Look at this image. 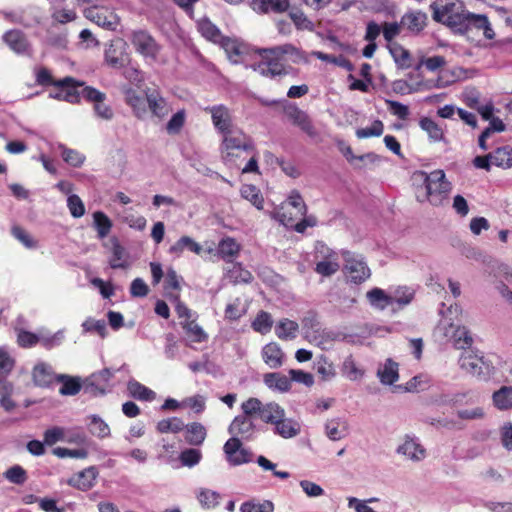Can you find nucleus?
<instances>
[{"mask_svg": "<svg viewBox=\"0 0 512 512\" xmlns=\"http://www.w3.org/2000/svg\"><path fill=\"white\" fill-rule=\"evenodd\" d=\"M258 57V61L251 65V68L265 77H275L284 73V66L282 61L290 60L298 64L307 62L298 48L292 44H284L272 48L257 49L254 52Z\"/></svg>", "mask_w": 512, "mask_h": 512, "instance_id": "1", "label": "nucleus"}, {"mask_svg": "<svg viewBox=\"0 0 512 512\" xmlns=\"http://www.w3.org/2000/svg\"><path fill=\"white\" fill-rule=\"evenodd\" d=\"M416 185V198L419 202H428L433 206H441L452 190L451 183L446 179L443 170L430 173L417 171L412 176Z\"/></svg>", "mask_w": 512, "mask_h": 512, "instance_id": "2", "label": "nucleus"}, {"mask_svg": "<svg viewBox=\"0 0 512 512\" xmlns=\"http://www.w3.org/2000/svg\"><path fill=\"white\" fill-rule=\"evenodd\" d=\"M253 151V141L241 129L221 138L220 157L223 163L229 167L240 168L244 156L250 155Z\"/></svg>", "mask_w": 512, "mask_h": 512, "instance_id": "3", "label": "nucleus"}, {"mask_svg": "<svg viewBox=\"0 0 512 512\" xmlns=\"http://www.w3.org/2000/svg\"><path fill=\"white\" fill-rule=\"evenodd\" d=\"M307 214V206L296 190H293L287 199L275 208L270 216L285 227L294 228L296 220Z\"/></svg>", "mask_w": 512, "mask_h": 512, "instance_id": "4", "label": "nucleus"}, {"mask_svg": "<svg viewBox=\"0 0 512 512\" xmlns=\"http://www.w3.org/2000/svg\"><path fill=\"white\" fill-rule=\"evenodd\" d=\"M460 368L479 381H488L495 374L492 363L472 350H464L458 360Z\"/></svg>", "mask_w": 512, "mask_h": 512, "instance_id": "5", "label": "nucleus"}, {"mask_svg": "<svg viewBox=\"0 0 512 512\" xmlns=\"http://www.w3.org/2000/svg\"><path fill=\"white\" fill-rule=\"evenodd\" d=\"M433 19L449 27L460 25L466 21L469 11H466L460 3L447 2L445 4L433 3L431 5Z\"/></svg>", "mask_w": 512, "mask_h": 512, "instance_id": "6", "label": "nucleus"}, {"mask_svg": "<svg viewBox=\"0 0 512 512\" xmlns=\"http://www.w3.org/2000/svg\"><path fill=\"white\" fill-rule=\"evenodd\" d=\"M315 271L316 273L330 277L340 269L339 256L337 252L329 248L323 242H317L315 245Z\"/></svg>", "mask_w": 512, "mask_h": 512, "instance_id": "7", "label": "nucleus"}, {"mask_svg": "<svg viewBox=\"0 0 512 512\" xmlns=\"http://www.w3.org/2000/svg\"><path fill=\"white\" fill-rule=\"evenodd\" d=\"M436 334L442 339L453 342L457 349H464L472 344V337L464 326H455L453 323L443 318L439 321Z\"/></svg>", "mask_w": 512, "mask_h": 512, "instance_id": "8", "label": "nucleus"}, {"mask_svg": "<svg viewBox=\"0 0 512 512\" xmlns=\"http://www.w3.org/2000/svg\"><path fill=\"white\" fill-rule=\"evenodd\" d=\"M396 453L412 463H419L427 457V450L419 438L410 434L400 439Z\"/></svg>", "mask_w": 512, "mask_h": 512, "instance_id": "9", "label": "nucleus"}, {"mask_svg": "<svg viewBox=\"0 0 512 512\" xmlns=\"http://www.w3.org/2000/svg\"><path fill=\"white\" fill-rule=\"evenodd\" d=\"M128 44L121 38L111 40L104 50V61L111 68H122L129 62Z\"/></svg>", "mask_w": 512, "mask_h": 512, "instance_id": "10", "label": "nucleus"}, {"mask_svg": "<svg viewBox=\"0 0 512 512\" xmlns=\"http://www.w3.org/2000/svg\"><path fill=\"white\" fill-rule=\"evenodd\" d=\"M205 110L211 115L212 123L221 135V138L240 130V128L234 125L232 114L226 106L215 105L208 107Z\"/></svg>", "mask_w": 512, "mask_h": 512, "instance_id": "11", "label": "nucleus"}, {"mask_svg": "<svg viewBox=\"0 0 512 512\" xmlns=\"http://www.w3.org/2000/svg\"><path fill=\"white\" fill-rule=\"evenodd\" d=\"M223 451L227 462L231 466H240L250 463L253 458L252 452L244 448L237 437L228 439L223 446Z\"/></svg>", "mask_w": 512, "mask_h": 512, "instance_id": "12", "label": "nucleus"}, {"mask_svg": "<svg viewBox=\"0 0 512 512\" xmlns=\"http://www.w3.org/2000/svg\"><path fill=\"white\" fill-rule=\"evenodd\" d=\"M84 15L98 26L108 30H115L119 24V17L114 11L99 5H92L84 10Z\"/></svg>", "mask_w": 512, "mask_h": 512, "instance_id": "13", "label": "nucleus"}, {"mask_svg": "<svg viewBox=\"0 0 512 512\" xmlns=\"http://www.w3.org/2000/svg\"><path fill=\"white\" fill-rule=\"evenodd\" d=\"M82 95L85 99L93 103V110L97 117L109 121L113 118L112 108L105 103L106 94L90 86L82 89Z\"/></svg>", "mask_w": 512, "mask_h": 512, "instance_id": "14", "label": "nucleus"}, {"mask_svg": "<svg viewBox=\"0 0 512 512\" xmlns=\"http://www.w3.org/2000/svg\"><path fill=\"white\" fill-rule=\"evenodd\" d=\"M344 273L347 279L355 284L366 281L371 275V271L364 260L354 255L346 257Z\"/></svg>", "mask_w": 512, "mask_h": 512, "instance_id": "15", "label": "nucleus"}, {"mask_svg": "<svg viewBox=\"0 0 512 512\" xmlns=\"http://www.w3.org/2000/svg\"><path fill=\"white\" fill-rule=\"evenodd\" d=\"M79 86H83V83L75 81L72 77H65L55 83V87L58 90L50 92L49 97L69 103H78L80 94L77 91V87Z\"/></svg>", "mask_w": 512, "mask_h": 512, "instance_id": "16", "label": "nucleus"}, {"mask_svg": "<svg viewBox=\"0 0 512 512\" xmlns=\"http://www.w3.org/2000/svg\"><path fill=\"white\" fill-rule=\"evenodd\" d=\"M98 476V469L95 466H90L72 475L67 480V484L77 490L85 492L95 486Z\"/></svg>", "mask_w": 512, "mask_h": 512, "instance_id": "17", "label": "nucleus"}, {"mask_svg": "<svg viewBox=\"0 0 512 512\" xmlns=\"http://www.w3.org/2000/svg\"><path fill=\"white\" fill-rule=\"evenodd\" d=\"M131 42L135 50L145 58L155 59L159 47L155 40L144 31L134 32Z\"/></svg>", "mask_w": 512, "mask_h": 512, "instance_id": "18", "label": "nucleus"}, {"mask_svg": "<svg viewBox=\"0 0 512 512\" xmlns=\"http://www.w3.org/2000/svg\"><path fill=\"white\" fill-rule=\"evenodd\" d=\"M146 107L149 117L159 120L164 119L172 111V107L157 91L146 92Z\"/></svg>", "mask_w": 512, "mask_h": 512, "instance_id": "19", "label": "nucleus"}, {"mask_svg": "<svg viewBox=\"0 0 512 512\" xmlns=\"http://www.w3.org/2000/svg\"><path fill=\"white\" fill-rule=\"evenodd\" d=\"M125 103L132 109L133 115L139 120L149 118V111L146 107V97L143 98L134 89L127 87L123 89Z\"/></svg>", "mask_w": 512, "mask_h": 512, "instance_id": "20", "label": "nucleus"}, {"mask_svg": "<svg viewBox=\"0 0 512 512\" xmlns=\"http://www.w3.org/2000/svg\"><path fill=\"white\" fill-rule=\"evenodd\" d=\"M431 379L427 374H418L403 385H395L393 392L418 393L429 388Z\"/></svg>", "mask_w": 512, "mask_h": 512, "instance_id": "21", "label": "nucleus"}, {"mask_svg": "<svg viewBox=\"0 0 512 512\" xmlns=\"http://www.w3.org/2000/svg\"><path fill=\"white\" fill-rule=\"evenodd\" d=\"M288 119L302 131L307 133L309 136H315V129L308 117V115L295 106L288 107L285 111Z\"/></svg>", "mask_w": 512, "mask_h": 512, "instance_id": "22", "label": "nucleus"}, {"mask_svg": "<svg viewBox=\"0 0 512 512\" xmlns=\"http://www.w3.org/2000/svg\"><path fill=\"white\" fill-rule=\"evenodd\" d=\"M263 361L269 368L277 369L283 365L284 352L279 344L271 342L266 344L262 349Z\"/></svg>", "mask_w": 512, "mask_h": 512, "instance_id": "23", "label": "nucleus"}, {"mask_svg": "<svg viewBox=\"0 0 512 512\" xmlns=\"http://www.w3.org/2000/svg\"><path fill=\"white\" fill-rule=\"evenodd\" d=\"M58 376L59 375L54 373L50 365L43 362L35 365L32 372L34 383L40 387H48L54 381L58 380Z\"/></svg>", "mask_w": 512, "mask_h": 512, "instance_id": "24", "label": "nucleus"}, {"mask_svg": "<svg viewBox=\"0 0 512 512\" xmlns=\"http://www.w3.org/2000/svg\"><path fill=\"white\" fill-rule=\"evenodd\" d=\"M377 377L383 385H394L399 380V365L392 359L386 361L378 368Z\"/></svg>", "mask_w": 512, "mask_h": 512, "instance_id": "25", "label": "nucleus"}, {"mask_svg": "<svg viewBox=\"0 0 512 512\" xmlns=\"http://www.w3.org/2000/svg\"><path fill=\"white\" fill-rule=\"evenodd\" d=\"M493 406L499 411L512 410V386H501L491 396Z\"/></svg>", "mask_w": 512, "mask_h": 512, "instance_id": "26", "label": "nucleus"}, {"mask_svg": "<svg viewBox=\"0 0 512 512\" xmlns=\"http://www.w3.org/2000/svg\"><path fill=\"white\" fill-rule=\"evenodd\" d=\"M274 431L276 434L281 436L284 439L294 438L300 434L301 426L300 424L291 418L281 417V420H278L274 424Z\"/></svg>", "mask_w": 512, "mask_h": 512, "instance_id": "27", "label": "nucleus"}, {"mask_svg": "<svg viewBox=\"0 0 512 512\" xmlns=\"http://www.w3.org/2000/svg\"><path fill=\"white\" fill-rule=\"evenodd\" d=\"M348 424L342 418H332L325 423V434L332 441H339L346 437Z\"/></svg>", "mask_w": 512, "mask_h": 512, "instance_id": "28", "label": "nucleus"}, {"mask_svg": "<svg viewBox=\"0 0 512 512\" xmlns=\"http://www.w3.org/2000/svg\"><path fill=\"white\" fill-rule=\"evenodd\" d=\"M252 9L257 13H280L289 7L288 0H253Z\"/></svg>", "mask_w": 512, "mask_h": 512, "instance_id": "29", "label": "nucleus"}, {"mask_svg": "<svg viewBox=\"0 0 512 512\" xmlns=\"http://www.w3.org/2000/svg\"><path fill=\"white\" fill-rule=\"evenodd\" d=\"M111 257L109 260L112 268H125L128 266V253L116 238L110 239Z\"/></svg>", "mask_w": 512, "mask_h": 512, "instance_id": "30", "label": "nucleus"}, {"mask_svg": "<svg viewBox=\"0 0 512 512\" xmlns=\"http://www.w3.org/2000/svg\"><path fill=\"white\" fill-rule=\"evenodd\" d=\"M419 126L427 134L430 142L438 143L445 140L443 129L431 118H421L419 120Z\"/></svg>", "mask_w": 512, "mask_h": 512, "instance_id": "31", "label": "nucleus"}, {"mask_svg": "<svg viewBox=\"0 0 512 512\" xmlns=\"http://www.w3.org/2000/svg\"><path fill=\"white\" fill-rule=\"evenodd\" d=\"M254 430V424L252 420L244 415H240L234 418L229 426L230 434L235 436L249 437Z\"/></svg>", "mask_w": 512, "mask_h": 512, "instance_id": "32", "label": "nucleus"}, {"mask_svg": "<svg viewBox=\"0 0 512 512\" xmlns=\"http://www.w3.org/2000/svg\"><path fill=\"white\" fill-rule=\"evenodd\" d=\"M466 21L473 25L476 29L482 30L486 39H494L495 32L486 15L469 12Z\"/></svg>", "mask_w": 512, "mask_h": 512, "instance_id": "33", "label": "nucleus"}, {"mask_svg": "<svg viewBox=\"0 0 512 512\" xmlns=\"http://www.w3.org/2000/svg\"><path fill=\"white\" fill-rule=\"evenodd\" d=\"M427 16L421 11L408 12L403 15L401 25L412 32H420L426 25Z\"/></svg>", "mask_w": 512, "mask_h": 512, "instance_id": "34", "label": "nucleus"}, {"mask_svg": "<svg viewBox=\"0 0 512 512\" xmlns=\"http://www.w3.org/2000/svg\"><path fill=\"white\" fill-rule=\"evenodd\" d=\"M265 385L272 390L287 392L291 388V380L281 373H267L263 379Z\"/></svg>", "mask_w": 512, "mask_h": 512, "instance_id": "35", "label": "nucleus"}, {"mask_svg": "<svg viewBox=\"0 0 512 512\" xmlns=\"http://www.w3.org/2000/svg\"><path fill=\"white\" fill-rule=\"evenodd\" d=\"M388 48L391 56L399 68L408 69L412 66V58L407 49H405L397 42L390 43Z\"/></svg>", "mask_w": 512, "mask_h": 512, "instance_id": "36", "label": "nucleus"}, {"mask_svg": "<svg viewBox=\"0 0 512 512\" xmlns=\"http://www.w3.org/2000/svg\"><path fill=\"white\" fill-rule=\"evenodd\" d=\"M196 498L203 509L211 510L219 505L221 496L215 490L199 488L196 493Z\"/></svg>", "mask_w": 512, "mask_h": 512, "instance_id": "37", "label": "nucleus"}, {"mask_svg": "<svg viewBox=\"0 0 512 512\" xmlns=\"http://www.w3.org/2000/svg\"><path fill=\"white\" fill-rule=\"evenodd\" d=\"M240 195L249 201L256 209L264 208V197L258 187L252 184H244L240 188Z\"/></svg>", "mask_w": 512, "mask_h": 512, "instance_id": "38", "label": "nucleus"}, {"mask_svg": "<svg viewBox=\"0 0 512 512\" xmlns=\"http://www.w3.org/2000/svg\"><path fill=\"white\" fill-rule=\"evenodd\" d=\"M366 297L370 305L376 309L383 310L393 304V298L380 288H373L367 292Z\"/></svg>", "mask_w": 512, "mask_h": 512, "instance_id": "39", "label": "nucleus"}, {"mask_svg": "<svg viewBox=\"0 0 512 512\" xmlns=\"http://www.w3.org/2000/svg\"><path fill=\"white\" fill-rule=\"evenodd\" d=\"M241 245L232 237L223 238L218 244V252L226 261H232L238 256Z\"/></svg>", "mask_w": 512, "mask_h": 512, "instance_id": "40", "label": "nucleus"}, {"mask_svg": "<svg viewBox=\"0 0 512 512\" xmlns=\"http://www.w3.org/2000/svg\"><path fill=\"white\" fill-rule=\"evenodd\" d=\"M185 249L198 255L202 252V246L189 236L179 238V240L169 248V252L173 255L180 256Z\"/></svg>", "mask_w": 512, "mask_h": 512, "instance_id": "41", "label": "nucleus"}, {"mask_svg": "<svg viewBox=\"0 0 512 512\" xmlns=\"http://www.w3.org/2000/svg\"><path fill=\"white\" fill-rule=\"evenodd\" d=\"M286 415L285 410L276 402H269L263 405L260 419L265 423L275 424L281 417Z\"/></svg>", "mask_w": 512, "mask_h": 512, "instance_id": "42", "label": "nucleus"}, {"mask_svg": "<svg viewBox=\"0 0 512 512\" xmlns=\"http://www.w3.org/2000/svg\"><path fill=\"white\" fill-rule=\"evenodd\" d=\"M180 324L185 330L189 341L200 343L207 340V333L194 320H182Z\"/></svg>", "mask_w": 512, "mask_h": 512, "instance_id": "43", "label": "nucleus"}, {"mask_svg": "<svg viewBox=\"0 0 512 512\" xmlns=\"http://www.w3.org/2000/svg\"><path fill=\"white\" fill-rule=\"evenodd\" d=\"M491 163L494 166L508 169L512 167V148L501 147L496 149L494 152L489 153Z\"/></svg>", "mask_w": 512, "mask_h": 512, "instance_id": "44", "label": "nucleus"}, {"mask_svg": "<svg viewBox=\"0 0 512 512\" xmlns=\"http://www.w3.org/2000/svg\"><path fill=\"white\" fill-rule=\"evenodd\" d=\"M93 226L97 231V235L100 239L108 236L112 229V221L102 211H96L93 213Z\"/></svg>", "mask_w": 512, "mask_h": 512, "instance_id": "45", "label": "nucleus"}, {"mask_svg": "<svg viewBox=\"0 0 512 512\" xmlns=\"http://www.w3.org/2000/svg\"><path fill=\"white\" fill-rule=\"evenodd\" d=\"M127 388L130 395L139 400L152 401L156 397L154 391L135 380L129 381Z\"/></svg>", "mask_w": 512, "mask_h": 512, "instance_id": "46", "label": "nucleus"}, {"mask_svg": "<svg viewBox=\"0 0 512 512\" xmlns=\"http://www.w3.org/2000/svg\"><path fill=\"white\" fill-rule=\"evenodd\" d=\"M305 338L312 344L327 349L332 344V337L329 332L325 330L317 329L315 331L307 330L305 332Z\"/></svg>", "mask_w": 512, "mask_h": 512, "instance_id": "47", "label": "nucleus"}, {"mask_svg": "<svg viewBox=\"0 0 512 512\" xmlns=\"http://www.w3.org/2000/svg\"><path fill=\"white\" fill-rule=\"evenodd\" d=\"M342 374L350 381H358L363 377L364 370L358 366L352 356H348L343 361Z\"/></svg>", "mask_w": 512, "mask_h": 512, "instance_id": "48", "label": "nucleus"}, {"mask_svg": "<svg viewBox=\"0 0 512 512\" xmlns=\"http://www.w3.org/2000/svg\"><path fill=\"white\" fill-rule=\"evenodd\" d=\"M206 438V429L200 423H192L186 429V441L191 445H200Z\"/></svg>", "mask_w": 512, "mask_h": 512, "instance_id": "49", "label": "nucleus"}, {"mask_svg": "<svg viewBox=\"0 0 512 512\" xmlns=\"http://www.w3.org/2000/svg\"><path fill=\"white\" fill-rule=\"evenodd\" d=\"M298 328L299 325L295 321L283 319L277 324L275 333L280 339H293L296 336Z\"/></svg>", "mask_w": 512, "mask_h": 512, "instance_id": "50", "label": "nucleus"}, {"mask_svg": "<svg viewBox=\"0 0 512 512\" xmlns=\"http://www.w3.org/2000/svg\"><path fill=\"white\" fill-rule=\"evenodd\" d=\"M4 40L17 53L24 52L27 49V41L20 31L13 30L7 32L4 35Z\"/></svg>", "mask_w": 512, "mask_h": 512, "instance_id": "51", "label": "nucleus"}, {"mask_svg": "<svg viewBox=\"0 0 512 512\" xmlns=\"http://www.w3.org/2000/svg\"><path fill=\"white\" fill-rule=\"evenodd\" d=\"M62 382V386L59 389L61 395H76L81 389V383L78 378L70 377L67 375H59L58 380Z\"/></svg>", "mask_w": 512, "mask_h": 512, "instance_id": "52", "label": "nucleus"}, {"mask_svg": "<svg viewBox=\"0 0 512 512\" xmlns=\"http://www.w3.org/2000/svg\"><path fill=\"white\" fill-rule=\"evenodd\" d=\"M59 149L61 150V155L63 160L73 166V167H80L83 165L86 157L84 154L80 153L77 150L70 149L65 147L64 145L60 144Z\"/></svg>", "mask_w": 512, "mask_h": 512, "instance_id": "53", "label": "nucleus"}, {"mask_svg": "<svg viewBox=\"0 0 512 512\" xmlns=\"http://www.w3.org/2000/svg\"><path fill=\"white\" fill-rule=\"evenodd\" d=\"M240 512H274V504L270 500L247 501L241 504Z\"/></svg>", "mask_w": 512, "mask_h": 512, "instance_id": "54", "label": "nucleus"}, {"mask_svg": "<svg viewBox=\"0 0 512 512\" xmlns=\"http://www.w3.org/2000/svg\"><path fill=\"white\" fill-rule=\"evenodd\" d=\"M222 46L229 60L233 63H238L240 55L244 52V46L233 39H225Z\"/></svg>", "mask_w": 512, "mask_h": 512, "instance_id": "55", "label": "nucleus"}, {"mask_svg": "<svg viewBox=\"0 0 512 512\" xmlns=\"http://www.w3.org/2000/svg\"><path fill=\"white\" fill-rule=\"evenodd\" d=\"M183 428L184 422L178 417L163 419L157 424V429L161 433H178Z\"/></svg>", "mask_w": 512, "mask_h": 512, "instance_id": "56", "label": "nucleus"}, {"mask_svg": "<svg viewBox=\"0 0 512 512\" xmlns=\"http://www.w3.org/2000/svg\"><path fill=\"white\" fill-rule=\"evenodd\" d=\"M89 431L99 438H105L110 435V428L108 424L102 420L101 418L93 415L90 417V422L88 424Z\"/></svg>", "mask_w": 512, "mask_h": 512, "instance_id": "57", "label": "nucleus"}, {"mask_svg": "<svg viewBox=\"0 0 512 512\" xmlns=\"http://www.w3.org/2000/svg\"><path fill=\"white\" fill-rule=\"evenodd\" d=\"M198 29L210 41L217 42L220 39L219 29L208 19L200 20L198 22Z\"/></svg>", "mask_w": 512, "mask_h": 512, "instance_id": "58", "label": "nucleus"}, {"mask_svg": "<svg viewBox=\"0 0 512 512\" xmlns=\"http://www.w3.org/2000/svg\"><path fill=\"white\" fill-rule=\"evenodd\" d=\"M272 324L273 321L271 315L267 312L262 311L256 316L255 320L252 323V327L255 331L261 334H266L271 330Z\"/></svg>", "mask_w": 512, "mask_h": 512, "instance_id": "59", "label": "nucleus"}, {"mask_svg": "<svg viewBox=\"0 0 512 512\" xmlns=\"http://www.w3.org/2000/svg\"><path fill=\"white\" fill-rule=\"evenodd\" d=\"M38 337L39 343H41L43 346L47 348H51L55 345L61 344L64 338V332L63 330H59L56 333H50L42 330L39 332Z\"/></svg>", "mask_w": 512, "mask_h": 512, "instance_id": "60", "label": "nucleus"}, {"mask_svg": "<svg viewBox=\"0 0 512 512\" xmlns=\"http://www.w3.org/2000/svg\"><path fill=\"white\" fill-rule=\"evenodd\" d=\"M186 113L184 110H179L172 115L171 119L166 125V131L170 135L178 134L185 124Z\"/></svg>", "mask_w": 512, "mask_h": 512, "instance_id": "61", "label": "nucleus"}, {"mask_svg": "<svg viewBox=\"0 0 512 512\" xmlns=\"http://www.w3.org/2000/svg\"><path fill=\"white\" fill-rule=\"evenodd\" d=\"M456 415L459 419L466 421L482 420L486 417V411L483 407L477 406L469 409H460Z\"/></svg>", "mask_w": 512, "mask_h": 512, "instance_id": "62", "label": "nucleus"}, {"mask_svg": "<svg viewBox=\"0 0 512 512\" xmlns=\"http://www.w3.org/2000/svg\"><path fill=\"white\" fill-rule=\"evenodd\" d=\"M84 332H95L100 337L104 338L107 334V328L104 320H96L88 318L82 323Z\"/></svg>", "mask_w": 512, "mask_h": 512, "instance_id": "63", "label": "nucleus"}, {"mask_svg": "<svg viewBox=\"0 0 512 512\" xmlns=\"http://www.w3.org/2000/svg\"><path fill=\"white\" fill-rule=\"evenodd\" d=\"M202 458V454L200 450L190 448L182 451L180 453L179 459L183 466L193 467L197 465Z\"/></svg>", "mask_w": 512, "mask_h": 512, "instance_id": "64", "label": "nucleus"}]
</instances>
